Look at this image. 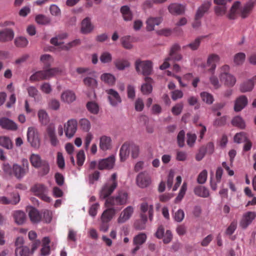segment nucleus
I'll return each instance as SVG.
<instances>
[{
	"label": "nucleus",
	"instance_id": "obj_14",
	"mask_svg": "<svg viewBox=\"0 0 256 256\" xmlns=\"http://www.w3.org/2000/svg\"><path fill=\"white\" fill-rule=\"evenodd\" d=\"M114 156H110L106 158L103 159L99 161L98 168L100 170L112 169L114 167Z\"/></svg>",
	"mask_w": 256,
	"mask_h": 256
},
{
	"label": "nucleus",
	"instance_id": "obj_26",
	"mask_svg": "<svg viewBox=\"0 0 256 256\" xmlns=\"http://www.w3.org/2000/svg\"><path fill=\"white\" fill-rule=\"evenodd\" d=\"M116 213V210L114 208H110L102 212L101 216V221L110 222Z\"/></svg>",
	"mask_w": 256,
	"mask_h": 256
},
{
	"label": "nucleus",
	"instance_id": "obj_45",
	"mask_svg": "<svg viewBox=\"0 0 256 256\" xmlns=\"http://www.w3.org/2000/svg\"><path fill=\"white\" fill-rule=\"evenodd\" d=\"M83 82L86 86L92 89H94L98 86V82L94 78L87 76L84 79Z\"/></svg>",
	"mask_w": 256,
	"mask_h": 256
},
{
	"label": "nucleus",
	"instance_id": "obj_52",
	"mask_svg": "<svg viewBox=\"0 0 256 256\" xmlns=\"http://www.w3.org/2000/svg\"><path fill=\"white\" fill-rule=\"evenodd\" d=\"M28 43V40L22 36L16 38L14 40V44L17 47L24 48L26 47Z\"/></svg>",
	"mask_w": 256,
	"mask_h": 256
},
{
	"label": "nucleus",
	"instance_id": "obj_44",
	"mask_svg": "<svg viewBox=\"0 0 256 256\" xmlns=\"http://www.w3.org/2000/svg\"><path fill=\"white\" fill-rule=\"evenodd\" d=\"M101 80L105 83L110 86H112L114 84L116 78L114 76L109 73H105L101 76Z\"/></svg>",
	"mask_w": 256,
	"mask_h": 256
},
{
	"label": "nucleus",
	"instance_id": "obj_56",
	"mask_svg": "<svg viewBox=\"0 0 256 256\" xmlns=\"http://www.w3.org/2000/svg\"><path fill=\"white\" fill-rule=\"evenodd\" d=\"M40 60L44 64L46 68L50 66L51 63L52 62V58L50 54H43L40 57Z\"/></svg>",
	"mask_w": 256,
	"mask_h": 256
},
{
	"label": "nucleus",
	"instance_id": "obj_24",
	"mask_svg": "<svg viewBox=\"0 0 256 256\" xmlns=\"http://www.w3.org/2000/svg\"><path fill=\"white\" fill-rule=\"evenodd\" d=\"M141 214H146L148 212L149 219L150 221L152 220L154 215V207L152 204H148L147 202H144L140 204Z\"/></svg>",
	"mask_w": 256,
	"mask_h": 256
},
{
	"label": "nucleus",
	"instance_id": "obj_58",
	"mask_svg": "<svg viewBox=\"0 0 256 256\" xmlns=\"http://www.w3.org/2000/svg\"><path fill=\"white\" fill-rule=\"evenodd\" d=\"M246 58V54L243 52L236 54L234 56V62L236 65H241Z\"/></svg>",
	"mask_w": 256,
	"mask_h": 256
},
{
	"label": "nucleus",
	"instance_id": "obj_22",
	"mask_svg": "<svg viewBox=\"0 0 256 256\" xmlns=\"http://www.w3.org/2000/svg\"><path fill=\"white\" fill-rule=\"evenodd\" d=\"M168 10L169 12L174 15L182 14L185 10L183 5L176 3L170 4L168 7Z\"/></svg>",
	"mask_w": 256,
	"mask_h": 256
},
{
	"label": "nucleus",
	"instance_id": "obj_20",
	"mask_svg": "<svg viewBox=\"0 0 256 256\" xmlns=\"http://www.w3.org/2000/svg\"><path fill=\"white\" fill-rule=\"evenodd\" d=\"M134 212V208L132 206L126 207L121 212L120 216L118 218V223H124L128 220Z\"/></svg>",
	"mask_w": 256,
	"mask_h": 256
},
{
	"label": "nucleus",
	"instance_id": "obj_4",
	"mask_svg": "<svg viewBox=\"0 0 256 256\" xmlns=\"http://www.w3.org/2000/svg\"><path fill=\"white\" fill-rule=\"evenodd\" d=\"M135 66L136 72L144 76H148L152 73V65L150 60H137L135 62Z\"/></svg>",
	"mask_w": 256,
	"mask_h": 256
},
{
	"label": "nucleus",
	"instance_id": "obj_47",
	"mask_svg": "<svg viewBox=\"0 0 256 256\" xmlns=\"http://www.w3.org/2000/svg\"><path fill=\"white\" fill-rule=\"evenodd\" d=\"M114 64L116 67L120 70H124L125 68L130 66L129 62L127 60L124 59L116 60Z\"/></svg>",
	"mask_w": 256,
	"mask_h": 256
},
{
	"label": "nucleus",
	"instance_id": "obj_12",
	"mask_svg": "<svg viewBox=\"0 0 256 256\" xmlns=\"http://www.w3.org/2000/svg\"><path fill=\"white\" fill-rule=\"evenodd\" d=\"M116 182L111 184L110 182H107L102 186L100 192V198L106 199L113 192L114 190L116 188Z\"/></svg>",
	"mask_w": 256,
	"mask_h": 256
},
{
	"label": "nucleus",
	"instance_id": "obj_32",
	"mask_svg": "<svg viewBox=\"0 0 256 256\" xmlns=\"http://www.w3.org/2000/svg\"><path fill=\"white\" fill-rule=\"evenodd\" d=\"M13 216L15 222L18 224H23L26 218L25 213L20 210L14 211L13 213Z\"/></svg>",
	"mask_w": 256,
	"mask_h": 256
},
{
	"label": "nucleus",
	"instance_id": "obj_17",
	"mask_svg": "<svg viewBox=\"0 0 256 256\" xmlns=\"http://www.w3.org/2000/svg\"><path fill=\"white\" fill-rule=\"evenodd\" d=\"M248 104V100L246 96L242 95L236 98L234 105V110L236 112L241 111L244 109Z\"/></svg>",
	"mask_w": 256,
	"mask_h": 256
},
{
	"label": "nucleus",
	"instance_id": "obj_25",
	"mask_svg": "<svg viewBox=\"0 0 256 256\" xmlns=\"http://www.w3.org/2000/svg\"><path fill=\"white\" fill-rule=\"evenodd\" d=\"M162 21L161 17L150 18L146 20V30L148 31H152L154 30L155 26L159 25Z\"/></svg>",
	"mask_w": 256,
	"mask_h": 256
},
{
	"label": "nucleus",
	"instance_id": "obj_39",
	"mask_svg": "<svg viewBox=\"0 0 256 256\" xmlns=\"http://www.w3.org/2000/svg\"><path fill=\"white\" fill-rule=\"evenodd\" d=\"M232 124L235 127L238 128L243 130L246 128V124L244 120L240 116H236L232 118L231 121Z\"/></svg>",
	"mask_w": 256,
	"mask_h": 256
},
{
	"label": "nucleus",
	"instance_id": "obj_27",
	"mask_svg": "<svg viewBox=\"0 0 256 256\" xmlns=\"http://www.w3.org/2000/svg\"><path fill=\"white\" fill-rule=\"evenodd\" d=\"M146 83L143 84L141 86V92L144 94H148L152 92V87L151 85L152 80L148 76H146L144 78Z\"/></svg>",
	"mask_w": 256,
	"mask_h": 256
},
{
	"label": "nucleus",
	"instance_id": "obj_13",
	"mask_svg": "<svg viewBox=\"0 0 256 256\" xmlns=\"http://www.w3.org/2000/svg\"><path fill=\"white\" fill-rule=\"evenodd\" d=\"M106 92L108 94V99L112 106H116L121 103V98L116 91L110 88L106 90Z\"/></svg>",
	"mask_w": 256,
	"mask_h": 256
},
{
	"label": "nucleus",
	"instance_id": "obj_29",
	"mask_svg": "<svg viewBox=\"0 0 256 256\" xmlns=\"http://www.w3.org/2000/svg\"><path fill=\"white\" fill-rule=\"evenodd\" d=\"M28 216L30 220L33 223H37L42 220V215L39 212L34 208H30L28 212Z\"/></svg>",
	"mask_w": 256,
	"mask_h": 256
},
{
	"label": "nucleus",
	"instance_id": "obj_42",
	"mask_svg": "<svg viewBox=\"0 0 256 256\" xmlns=\"http://www.w3.org/2000/svg\"><path fill=\"white\" fill-rule=\"evenodd\" d=\"M0 146L8 150L12 149L13 147L11 140L6 136H0Z\"/></svg>",
	"mask_w": 256,
	"mask_h": 256
},
{
	"label": "nucleus",
	"instance_id": "obj_19",
	"mask_svg": "<svg viewBox=\"0 0 256 256\" xmlns=\"http://www.w3.org/2000/svg\"><path fill=\"white\" fill-rule=\"evenodd\" d=\"M14 37V32L10 28H4L0 31V42H2L12 40Z\"/></svg>",
	"mask_w": 256,
	"mask_h": 256
},
{
	"label": "nucleus",
	"instance_id": "obj_48",
	"mask_svg": "<svg viewBox=\"0 0 256 256\" xmlns=\"http://www.w3.org/2000/svg\"><path fill=\"white\" fill-rule=\"evenodd\" d=\"M200 96L202 100L208 104H212L214 101L213 96L208 92H202Z\"/></svg>",
	"mask_w": 256,
	"mask_h": 256
},
{
	"label": "nucleus",
	"instance_id": "obj_38",
	"mask_svg": "<svg viewBox=\"0 0 256 256\" xmlns=\"http://www.w3.org/2000/svg\"><path fill=\"white\" fill-rule=\"evenodd\" d=\"M111 139L110 137L103 136L100 138V147L102 150H106L110 148Z\"/></svg>",
	"mask_w": 256,
	"mask_h": 256
},
{
	"label": "nucleus",
	"instance_id": "obj_28",
	"mask_svg": "<svg viewBox=\"0 0 256 256\" xmlns=\"http://www.w3.org/2000/svg\"><path fill=\"white\" fill-rule=\"evenodd\" d=\"M130 144L126 142H124L120 149V160L124 162L126 160L130 154Z\"/></svg>",
	"mask_w": 256,
	"mask_h": 256
},
{
	"label": "nucleus",
	"instance_id": "obj_3",
	"mask_svg": "<svg viewBox=\"0 0 256 256\" xmlns=\"http://www.w3.org/2000/svg\"><path fill=\"white\" fill-rule=\"evenodd\" d=\"M22 166L17 164H13L12 176L18 179L24 178L29 170V164L26 159H22Z\"/></svg>",
	"mask_w": 256,
	"mask_h": 256
},
{
	"label": "nucleus",
	"instance_id": "obj_43",
	"mask_svg": "<svg viewBox=\"0 0 256 256\" xmlns=\"http://www.w3.org/2000/svg\"><path fill=\"white\" fill-rule=\"evenodd\" d=\"M30 159L32 165L36 168H40L42 162L44 160H42L40 156L36 154H32Z\"/></svg>",
	"mask_w": 256,
	"mask_h": 256
},
{
	"label": "nucleus",
	"instance_id": "obj_37",
	"mask_svg": "<svg viewBox=\"0 0 256 256\" xmlns=\"http://www.w3.org/2000/svg\"><path fill=\"white\" fill-rule=\"evenodd\" d=\"M240 2L238 1H236L234 3L228 16L229 19L234 20L236 18L238 11H240Z\"/></svg>",
	"mask_w": 256,
	"mask_h": 256
},
{
	"label": "nucleus",
	"instance_id": "obj_59",
	"mask_svg": "<svg viewBox=\"0 0 256 256\" xmlns=\"http://www.w3.org/2000/svg\"><path fill=\"white\" fill-rule=\"evenodd\" d=\"M200 148L203 149L206 154H212L214 150V144L212 142H209L206 146H202Z\"/></svg>",
	"mask_w": 256,
	"mask_h": 256
},
{
	"label": "nucleus",
	"instance_id": "obj_2",
	"mask_svg": "<svg viewBox=\"0 0 256 256\" xmlns=\"http://www.w3.org/2000/svg\"><path fill=\"white\" fill-rule=\"evenodd\" d=\"M128 198V193L125 191L120 190L116 196H112L106 199L105 205L107 208H109L115 206L125 204Z\"/></svg>",
	"mask_w": 256,
	"mask_h": 256
},
{
	"label": "nucleus",
	"instance_id": "obj_5",
	"mask_svg": "<svg viewBox=\"0 0 256 256\" xmlns=\"http://www.w3.org/2000/svg\"><path fill=\"white\" fill-rule=\"evenodd\" d=\"M220 60V57L216 54H210L208 58L206 64H202L200 65V67L203 68H206V66L209 68L208 69V71L211 74H214V70L216 68V64Z\"/></svg>",
	"mask_w": 256,
	"mask_h": 256
},
{
	"label": "nucleus",
	"instance_id": "obj_11",
	"mask_svg": "<svg viewBox=\"0 0 256 256\" xmlns=\"http://www.w3.org/2000/svg\"><path fill=\"white\" fill-rule=\"evenodd\" d=\"M46 136L48 138L51 145L53 146H56L59 144L56 134L55 126L54 124H50L46 128Z\"/></svg>",
	"mask_w": 256,
	"mask_h": 256
},
{
	"label": "nucleus",
	"instance_id": "obj_7",
	"mask_svg": "<svg viewBox=\"0 0 256 256\" xmlns=\"http://www.w3.org/2000/svg\"><path fill=\"white\" fill-rule=\"evenodd\" d=\"M78 122L75 119L69 120L64 126L66 136L72 138L74 136L77 130Z\"/></svg>",
	"mask_w": 256,
	"mask_h": 256
},
{
	"label": "nucleus",
	"instance_id": "obj_16",
	"mask_svg": "<svg viewBox=\"0 0 256 256\" xmlns=\"http://www.w3.org/2000/svg\"><path fill=\"white\" fill-rule=\"evenodd\" d=\"M0 126L4 129L12 131L18 129V126L16 122L5 117L0 118Z\"/></svg>",
	"mask_w": 256,
	"mask_h": 256
},
{
	"label": "nucleus",
	"instance_id": "obj_54",
	"mask_svg": "<svg viewBox=\"0 0 256 256\" xmlns=\"http://www.w3.org/2000/svg\"><path fill=\"white\" fill-rule=\"evenodd\" d=\"M32 191L35 193L37 196L42 195L43 193L46 192V188L44 185L41 184H36L32 188Z\"/></svg>",
	"mask_w": 256,
	"mask_h": 256
},
{
	"label": "nucleus",
	"instance_id": "obj_41",
	"mask_svg": "<svg viewBox=\"0 0 256 256\" xmlns=\"http://www.w3.org/2000/svg\"><path fill=\"white\" fill-rule=\"evenodd\" d=\"M120 12L124 20L129 21L132 20V14L128 6H122L120 8Z\"/></svg>",
	"mask_w": 256,
	"mask_h": 256
},
{
	"label": "nucleus",
	"instance_id": "obj_31",
	"mask_svg": "<svg viewBox=\"0 0 256 256\" xmlns=\"http://www.w3.org/2000/svg\"><path fill=\"white\" fill-rule=\"evenodd\" d=\"M148 218L146 214H140V219L136 220L134 223V227L137 230H142L146 228Z\"/></svg>",
	"mask_w": 256,
	"mask_h": 256
},
{
	"label": "nucleus",
	"instance_id": "obj_33",
	"mask_svg": "<svg viewBox=\"0 0 256 256\" xmlns=\"http://www.w3.org/2000/svg\"><path fill=\"white\" fill-rule=\"evenodd\" d=\"M254 87V83L252 80H248L240 84V90L242 92H251Z\"/></svg>",
	"mask_w": 256,
	"mask_h": 256
},
{
	"label": "nucleus",
	"instance_id": "obj_1",
	"mask_svg": "<svg viewBox=\"0 0 256 256\" xmlns=\"http://www.w3.org/2000/svg\"><path fill=\"white\" fill-rule=\"evenodd\" d=\"M229 66L225 64L220 69L219 78L220 81L228 87H232L236 83V79L235 76L230 73Z\"/></svg>",
	"mask_w": 256,
	"mask_h": 256
},
{
	"label": "nucleus",
	"instance_id": "obj_40",
	"mask_svg": "<svg viewBox=\"0 0 256 256\" xmlns=\"http://www.w3.org/2000/svg\"><path fill=\"white\" fill-rule=\"evenodd\" d=\"M20 200V198L18 194H14L12 200H9L6 196L0 197V203L4 204H16Z\"/></svg>",
	"mask_w": 256,
	"mask_h": 256
},
{
	"label": "nucleus",
	"instance_id": "obj_61",
	"mask_svg": "<svg viewBox=\"0 0 256 256\" xmlns=\"http://www.w3.org/2000/svg\"><path fill=\"white\" fill-rule=\"evenodd\" d=\"M48 78H50L62 72V69L60 68H54L46 70Z\"/></svg>",
	"mask_w": 256,
	"mask_h": 256
},
{
	"label": "nucleus",
	"instance_id": "obj_63",
	"mask_svg": "<svg viewBox=\"0 0 256 256\" xmlns=\"http://www.w3.org/2000/svg\"><path fill=\"white\" fill-rule=\"evenodd\" d=\"M185 132L184 130H180L177 136V142L178 146L182 148L184 146Z\"/></svg>",
	"mask_w": 256,
	"mask_h": 256
},
{
	"label": "nucleus",
	"instance_id": "obj_8",
	"mask_svg": "<svg viewBox=\"0 0 256 256\" xmlns=\"http://www.w3.org/2000/svg\"><path fill=\"white\" fill-rule=\"evenodd\" d=\"M27 138L31 146L37 148L40 145V139L37 131L33 127L28 128L27 132Z\"/></svg>",
	"mask_w": 256,
	"mask_h": 256
},
{
	"label": "nucleus",
	"instance_id": "obj_46",
	"mask_svg": "<svg viewBox=\"0 0 256 256\" xmlns=\"http://www.w3.org/2000/svg\"><path fill=\"white\" fill-rule=\"evenodd\" d=\"M30 250L28 246L18 247L15 250L16 256H29Z\"/></svg>",
	"mask_w": 256,
	"mask_h": 256
},
{
	"label": "nucleus",
	"instance_id": "obj_21",
	"mask_svg": "<svg viewBox=\"0 0 256 256\" xmlns=\"http://www.w3.org/2000/svg\"><path fill=\"white\" fill-rule=\"evenodd\" d=\"M94 26L91 23L90 18L86 17L84 18L81 23V32L84 34L91 32L94 30Z\"/></svg>",
	"mask_w": 256,
	"mask_h": 256
},
{
	"label": "nucleus",
	"instance_id": "obj_18",
	"mask_svg": "<svg viewBox=\"0 0 256 256\" xmlns=\"http://www.w3.org/2000/svg\"><path fill=\"white\" fill-rule=\"evenodd\" d=\"M180 50V46L178 44L173 45L170 50V56L166 58V60H174V61H180L182 59L181 54L178 52Z\"/></svg>",
	"mask_w": 256,
	"mask_h": 256
},
{
	"label": "nucleus",
	"instance_id": "obj_62",
	"mask_svg": "<svg viewBox=\"0 0 256 256\" xmlns=\"http://www.w3.org/2000/svg\"><path fill=\"white\" fill-rule=\"evenodd\" d=\"M237 228V222L233 220L231 222L230 226L226 229L225 234L228 236H231L234 234Z\"/></svg>",
	"mask_w": 256,
	"mask_h": 256
},
{
	"label": "nucleus",
	"instance_id": "obj_35",
	"mask_svg": "<svg viewBox=\"0 0 256 256\" xmlns=\"http://www.w3.org/2000/svg\"><path fill=\"white\" fill-rule=\"evenodd\" d=\"M62 100L67 103H71L76 100L74 92L70 90H66L61 95Z\"/></svg>",
	"mask_w": 256,
	"mask_h": 256
},
{
	"label": "nucleus",
	"instance_id": "obj_6",
	"mask_svg": "<svg viewBox=\"0 0 256 256\" xmlns=\"http://www.w3.org/2000/svg\"><path fill=\"white\" fill-rule=\"evenodd\" d=\"M136 184L140 188L148 186L151 184V178L148 173L144 171L138 174L136 178Z\"/></svg>",
	"mask_w": 256,
	"mask_h": 256
},
{
	"label": "nucleus",
	"instance_id": "obj_36",
	"mask_svg": "<svg viewBox=\"0 0 256 256\" xmlns=\"http://www.w3.org/2000/svg\"><path fill=\"white\" fill-rule=\"evenodd\" d=\"M210 6V2H206L202 4L197 10L196 14V18H201L204 14L208 10Z\"/></svg>",
	"mask_w": 256,
	"mask_h": 256
},
{
	"label": "nucleus",
	"instance_id": "obj_15",
	"mask_svg": "<svg viewBox=\"0 0 256 256\" xmlns=\"http://www.w3.org/2000/svg\"><path fill=\"white\" fill-rule=\"evenodd\" d=\"M254 4L255 2L254 1L249 0L243 7L240 8L239 14L242 18H246L248 16L254 7Z\"/></svg>",
	"mask_w": 256,
	"mask_h": 256
},
{
	"label": "nucleus",
	"instance_id": "obj_49",
	"mask_svg": "<svg viewBox=\"0 0 256 256\" xmlns=\"http://www.w3.org/2000/svg\"><path fill=\"white\" fill-rule=\"evenodd\" d=\"M35 20L38 24L42 25L48 24L50 22L49 18L42 14L36 16Z\"/></svg>",
	"mask_w": 256,
	"mask_h": 256
},
{
	"label": "nucleus",
	"instance_id": "obj_55",
	"mask_svg": "<svg viewBox=\"0 0 256 256\" xmlns=\"http://www.w3.org/2000/svg\"><path fill=\"white\" fill-rule=\"evenodd\" d=\"M38 116L40 121L42 124H46L48 121V116L47 113L44 110H40L38 112Z\"/></svg>",
	"mask_w": 256,
	"mask_h": 256
},
{
	"label": "nucleus",
	"instance_id": "obj_9",
	"mask_svg": "<svg viewBox=\"0 0 256 256\" xmlns=\"http://www.w3.org/2000/svg\"><path fill=\"white\" fill-rule=\"evenodd\" d=\"M256 217L254 212H247L243 214L240 222V226L242 229L246 228L250 225Z\"/></svg>",
	"mask_w": 256,
	"mask_h": 256
},
{
	"label": "nucleus",
	"instance_id": "obj_57",
	"mask_svg": "<svg viewBox=\"0 0 256 256\" xmlns=\"http://www.w3.org/2000/svg\"><path fill=\"white\" fill-rule=\"evenodd\" d=\"M80 128L84 132L90 130L91 126L90 121L86 118H82L79 122Z\"/></svg>",
	"mask_w": 256,
	"mask_h": 256
},
{
	"label": "nucleus",
	"instance_id": "obj_53",
	"mask_svg": "<svg viewBox=\"0 0 256 256\" xmlns=\"http://www.w3.org/2000/svg\"><path fill=\"white\" fill-rule=\"evenodd\" d=\"M248 138L247 134L244 132H240L236 133L234 138V142L238 144H240L246 140Z\"/></svg>",
	"mask_w": 256,
	"mask_h": 256
},
{
	"label": "nucleus",
	"instance_id": "obj_23",
	"mask_svg": "<svg viewBox=\"0 0 256 256\" xmlns=\"http://www.w3.org/2000/svg\"><path fill=\"white\" fill-rule=\"evenodd\" d=\"M223 174V170L221 167L218 168L216 170V182H214L212 180V176H213V174L212 173L211 176H210V185L211 188L214 190H216L217 188V184L219 183L220 182L222 176Z\"/></svg>",
	"mask_w": 256,
	"mask_h": 256
},
{
	"label": "nucleus",
	"instance_id": "obj_51",
	"mask_svg": "<svg viewBox=\"0 0 256 256\" xmlns=\"http://www.w3.org/2000/svg\"><path fill=\"white\" fill-rule=\"evenodd\" d=\"M88 110L92 114H96L98 112L99 107L98 104L94 102H88L86 104Z\"/></svg>",
	"mask_w": 256,
	"mask_h": 256
},
{
	"label": "nucleus",
	"instance_id": "obj_10",
	"mask_svg": "<svg viewBox=\"0 0 256 256\" xmlns=\"http://www.w3.org/2000/svg\"><path fill=\"white\" fill-rule=\"evenodd\" d=\"M147 236L146 234L141 232L135 236L133 238V244L135 247L132 250L131 252L134 255L140 250L141 245L144 244L146 240Z\"/></svg>",
	"mask_w": 256,
	"mask_h": 256
},
{
	"label": "nucleus",
	"instance_id": "obj_34",
	"mask_svg": "<svg viewBox=\"0 0 256 256\" xmlns=\"http://www.w3.org/2000/svg\"><path fill=\"white\" fill-rule=\"evenodd\" d=\"M194 193L198 196L202 198H208L209 195L208 189L204 186H198L194 189Z\"/></svg>",
	"mask_w": 256,
	"mask_h": 256
},
{
	"label": "nucleus",
	"instance_id": "obj_64",
	"mask_svg": "<svg viewBox=\"0 0 256 256\" xmlns=\"http://www.w3.org/2000/svg\"><path fill=\"white\" fill-rule=\"evenodd\" d=\"M212 74L210 78V82L215 89H218L221 86L219 80L216 76L214 75V74Z\"/></svg>",
	"mask_w": 256,
	"mask_h": 256
},
{
	"label": "nucleus",
	"instance_id": "obj_50",
	"mask_svg": "<svg viewBox=\"0 0 256 256\" xmlns=\"http://www.w3.org/2000/svg\"><path fill=\"white\" fill-rule=\"evenodd\" d=\"M68 34L66 33H61L58 35L56 37L52 38L50 40V42L54 46H60L62 44V42H58V40H62L66 38Z\"/></svg>",
	"mask_w": 256,
	"mask_h": 256
},
{
	"label": "nucleus",
	"instance_id": "obj_30",
	"mask_svg": "<svg viewBox=\"0 0 256 256\" xmlns=\"http://www.w3.org/2000/svg\"><path fill=\"white\" fill-rule=\"evenodd\" d=\"M48 78L46 74V70H44L36 72L30 76V80L32 82H35L46 80Z\"/></svg>",
	"mask_w": 256,
	"mask_h": 256
},
{
	"label": "nucleus",
	"instance_id": "obj_60",
	"mask_svg": "<svg viewBox=\"0 0 256 256\" xmlns=\"http://www.w3.org/2000/svg\"><path fill=\"white\" fill-rule=\"evenodd\" d=\"M121 42L123 47L126 49H131L132 45L130 41V36H124L121 38Z\"/></svg>",
	"mask_w": 256,
	"mask_h": 256
}]
</instances>
